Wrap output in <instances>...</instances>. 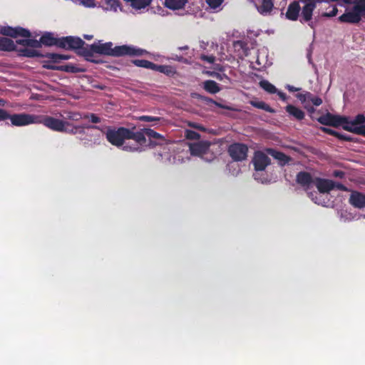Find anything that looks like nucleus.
<instances>
[{
	"instance_id": "nucleus-51",
	"label": "nucleus",
	"mask_w": 365,
	"mask_h": 365,
	"mask_svg": "<svg viewBox=\"0 0 365 365\" xmlns=\"http://www.w3.org/2000/svg\"><path fill=\"white\" fill-rule=\"evenodd\" d=\"M123 150L126 151H131V152H135V151H140V148L138 146H128L125 145L123 147Z\"/></svg>"
},
{
	"instance_id": "nucleus-36",
	"label": "nucleus",
	"mask_w": 365,
	"mask_h": 365,
	"mask_svg": "<svg viewBox=\"0 0 365 365\" xmlns=\"http://www.w3.org/2000/svg\"><path fill=\"white\" fill-rule=\"evenodd\" d=\"M192 96L194 98H196L197 99L202 100V101H204L207 103H214V104L217 105V106L222 108V106L220 104L217 103V102H215L214 100H212V98H210L209 97L204 96H202V95L196 93H192Z\"/></svg>"
},
{
	"instance_id": "nucleus-21",
	"label": "nucleus",
	"mask_w": 365,
	"mask_h": 365,
	"mask_svg": "<svg viewBox=\"0 0 365 365\" xmlns=\"http://www.w3.org/2000/svg\"><path fill=\"white\" fill-rule=\"evenodd\" d=\"M285 110L289 115L294 117L297 120H302L304 118V112L293 105H287L285 107Z\"/></svg>"
},
{
	"instance_id": "nucleus-18",
	"label": "nucleus",
	"mask_w": 365,
	"mask_h": 365,
	"mask_svg": "<svg viewBox=\"0 0 365 365\" xmlns=\"http://www.w3.org/2000/svg\"><path fill=\"white\" fill-rule=\"evenodd\" d=\"M300 10L299 3L297 1H292L287 7L286 12L287 19L291 21H297L299 18Z\"/></svg>"
},
{
	"instance_id": "nucleus-33",
	"label": "nucleus",
	"mask_w": 365,
	"mask_h": 365,
	"mask_svg": "<svg viewBox=\"0 0 365 365\" xmlns=\"http://www.w3.org/2000/svg\"><path fill=\"white\" fill-rule=\"evenodd\" d=\"M251 105L255 108L264 110L269 113H274V110L267 103L264 101H251Z\"/></svg>"
},
{
	"instance_id": "nucleus-26",
	"label": "nucleus",
	"mask_w": 365,
	"mask_h": 365,
	"mask_svg": "<svg viewBox=\"0 0 365 365\" xmlns=\"http://www.w3.org/2000/svg\"><path fill=\"white\" fill-rule=\"evenodd\" d=\"M125 2L130 4V6L136 9L140 10L148 6L153 0H123Z\"/></svg>"
},
{
	"instance_id": "nucleus-6",
	"label": "nucleus",
	"mask_w": 365,
	"mask_h": 365,
	"mask_svg": "<svg viewBox=\"0 0 365 365\" xmlns=\"http://www.w3.org/2000/svg\"><path fill=\"white\" fill-rule=\"evenodd\" d=\"M60 48L66 50H78V53L83 56L82 51L86 49V43L79 37L68 36L61 38Z\"/></svg>"
},
{
	"instance_id": "nucleus-64",
	"label": "nucleus",
	"mask_w": 365,
	"mask_h": 365,
	"mask_svg": "<svg viewBox=\"0 0 365 365\" xmlns=\"http://www.w3.org/2000/svg\"><path fill=\"white\" fill-rule=\"evenodd\" d=\"M303 3L312 2V0H300Z\"/></svg>"
},
{
	"instance_id": "nucleus-62",
	"label": "nucleus",
	"mask_w": 365,
	"mask_h": 365,
	"mask_svg": "<svg viewBox=\"0 0 365 365\" xmlns=\"http://www.w3.org/2000/svg\"><path fill=\"white\" fill-rule=\"evenodd\" d=\"M178 49L179 50H187L188 49V46H182V47H179Z\"/></svg>"
},
{
	"instance_id": "nucleus-23",
	"label": "nucleus",
	"mask_w": 365,
	"mask_h": 365,
	"mask_svg": "<svg viewBox=\"0 0 365 365\" xmlns=\"http://www.w3.org/2000/svg\"><path fill=\"white\" fill-rule=\"evenodd\" d=\"M274 7V2L272 0H262V4L257 6L258 12L262 15H267L269 14Z\"/></svg>"
},
{
	"instance_id": "nucleus-61",
	"label": "nucleus",
	"mask_w": 365,
	"mask_h": 365,
	"mask_svg": "<svg viewBox=\"0 0 365 365\" xmlns=\"http://www.w3.org/2000/svg\"><path fill=\"white\" fill-rule=\"evenodd\" d=\"M83 37L87 39V40H91L93 38V36L92 35H84Z\"/></svg>"
},
{
	"instance_id": "nucleus-15",
	"label": "nucleus",
	"mask_w": 365,
	"mask_h": 365,
	"mask_svg": "<svg viewBox=\"0 0 365 365\" xmlns=\"http://www.w3.org/2000/svg\"><path fill=\"white\" fill-rule=\"evenodd\" d=\"M349 201L356 208L362 209L365 207V195L360 192H352Z\"/></svg>"
},
{
	"instance_id": "nucleus-22",
	"label": "nucleus",
	"mask_w": 365,
	"mask_h": 365,
	"mask_svg": "<svg viewBox=\"0 0 365 365\" xmlns=\"http://www.w3.org/2000/svg\"><path fill=\"white\" fill-rule=\"evenodd\" d=\"M16 49V46L13 40L6 37H0V51H14Z\"/></svg>"
},
{
	"instance_id": "nucleus-46",
	"label": "nucleus",
	"mask_w": 365,
	"mask_h": 365,
	"mask_svg": "<svg viewBox=\"0 0 365 365\" xmlns=\"http://www.w3.org/2000/svg\"><path fill=\"white\" fill-rule=\"evenodd\" d=\"M336 189L341 191H348V188L340 182L333 181V190Z\"/></svg>"
},
{
	"instance_id": "nucleus-45",
	"label": "nucleus",
	"mask_w": 365,
	"mask_h": 365,
	"mask_svg": "<svg viewBox=\"0 0 365 365\" xmlns=\"http://www.w3.org/2000/svg\"><path fill=\"white\" fill-rule=\"evenodd\" d=\"M80 3L88 8H93L96 6L95 0H80Z\"/></svg>"
},
{
	"instance_id": "nucleus-43",
	"label": "nucleus",
	"mask_w": 365,
	"mask_h": 365,
	"mask_svg": "<svg viewBox=\"0 0 365 365\" xmlns=\"http://www.w3.org/2000/svg\"><path fill=\"white\" fill-rule=\"evenodd\" d=\"M28 46L31 47V48H41V39L39 41H38L36 39L29 38Z\"/></svg>"
},
{
	"instance_id": "nucleus-49",
	"label": "nucleus",
	"mask_w": 365,
	"mask_h": 365,
	"mask_svg": "<svg viewBox=\"0 0 365 365\" xmlns=\"http://www.w3.org/2000/svg\"><path fill=\"white\" fill-rule=\"evenodd\" d=\"M311 102L314 106H319L322 103V100L318 96H314L313 98L311 99Z\"/></svg>"
},
{
	"instance_id": "nucleus-8",
	"label": "nucleus",
	"mask_w": 365,
	"mask_h": 365,
	"mask_svg": "<svg viewBox=\"0 0 365 365\" xmlns=\"http://www.w3.org/2000/svg\"><path fill=\"white\" fill-rule=\"evenodd\" d=\"M0 34L5 36H10L12 38H16L18 36L29 38L31 36V34L29 30L21 26H1L0 28Z\"/></svg>"
},
{
	"instance_id": "nucleus-4",
	"label": "nucleus",
	"mask_w": 365,
	"mask_h": 365,
	"mask_svg": "<svg viewBox=\"0 0 365 365\" xmlns=\"http://www.w3.org/2000/svg\"><path fill=\"white\" fill-rule=\"evenodd\" d=\"M37 115L26 113L10 114L6 110L0 108V122L9 120L12 126L21 127L36 124Z\"/></svg>"
},
{
	"instance_id": "nucleus-7",
	"label": "nucleus",
	"mask_w": 365,
	"mask_h": 365,
	"mask_svg": "<svg viewBox=\"0 0 365 365\" xmlns=\"http://www.w3.org/2000/svg\"><path fill=\"white\" fill-rule=\"evenodd\" d=\"M227 151L234 161H243L247 159L248 147L244 143H235L228 147Z\"/></svg>"
},
{
	"instance_id": "nucleus-42",
	"label": "nucleus",
	"mask_w": 365,
	"mask_h": 365,
	"mask_svg": "<svg viewBox=\"0 0 365 365\" xmlns=\"http://www.w3.org/2000/svg\"><path fill=\"white\" fill-rule=\"evenodd\" d=\"M83 118H89L93 123H98L101 121V118L94 113L86 114L83 115Z\"/></svg>"
},
{
	"instance_id": "nucleus-52",
	"label": "nucleus",
	"mask_w": 365,
	"mask_h": 365,
	"mask_svg": "<svg viewBox=\"0 0 365 365\" xmlns=\"http://www.w3.org/2000/svg\"><path fill=\"white\" fill-rule=\"evenodd\" d=\"M333 175L336 178L342 179L345 176V173L341 170H334L333 173Z\"/></svg>"
},
{
	"instance_id": "nucleus-1",
	"label": "nucleus",
	"mask_w": 365,
	"mask_h": 365,
	"mask_svg": "<svg viewBox=\"0 0 365 365\" xmlns=\"http://www.w3.org/2000/svg\"><path fill=\"white\" fill-rule=\"evenodd\" d=\"M93 53L115 57L124 56H139L144 53V51L128 45L117 46L113 48V43L107 42L100 44L93 43L90 46L86 45V49L82 51L83 56L85 57H91L93 56Z\"/></svg>"
},
{
	"instance_id": "nucleus-30",
	"label": "nucleus",
	"mask_w": 365,
	"mask_h": 365,
	"mask_svg": "<svg viewBox=\"0 0 365 365\" xmlns=\"http://www.w3.org/2000/svg\"><path fill=\"white\" fill-rule=\"evenodd\" d=\"M20 55L25 57L34 58V57H42L43 54H41L38 51L24 48L19 50Z\"/></svg>"
},
{
	"instance_id": "nucleus-25",
	"label": "nucleus",
	"mask_w": 365,
	"mask_h": 365,
	"mask_svg": "<svg viewBox=\"0 0 365 365\" xmlns=\"http://www.w3.org/2000/svg\"><path fill=\"white\" fill-rule=\"evenodd\" d=\"M154 71L164 73L166 76H170V77H173L177 73L176 70L174 67H173L171 66H167V65L155 64V70Z\"/></svg>"
},
{
	"instance_id": "nucleus-12",
	"label": "nucleus",
	"mask_w": 365,
	"mask_h": 365,
	"mask_svg": "<svg viewBox=\"0 0 365 365\" xmlns=\"http://www.w3.org/2000/svg\"><path fill=\"white\" fill-rule=\"evenodd\" d=\"M210 143L208 141H200L191 144L190 146V153L192 155L201 156L207 153Z\"/></svg>"
},
{
	"instance_id": "nucleus-35",
	"label": "nucleus",
	"mask_w": 365,
	"mask_h": 365,
	"mask_svg": "<svg viewBox=\"0 0 365 365\" xmlns=\"http://www.w3.org/2000/svg\"><path fill=\"white\" fill-rule=\"evenodd\" d=\"M351 11L357 14L361 18V15L365 12V0H360L359 3L354 4Z\"/></svg>"
},
{
	"instance_id": "nucleus-11",
	"label": "nucleus",
	"mask_w": 365,
	"mask_h": 365,
	"mask_svg": "<svg viewBox=\"0 0 365 365\" xmlns=\"http://www.w3.org/2000/svg\"><path fill=\"white\" fill-rule=\"evenodd\" d=\"M295 180L305 192H307L313 187L315 179H314L310 173L300 171L297 174Z\"/></svg>"
},
{
	"instance_id": "nucleus-28",
	"label": "nucleus",
	"mask_w": 365,
	"mask_h": 365,
	"mask_svg": "<svg viewBox=\"0 0 365 365\" xmlns=\"http://www.w3.org/2000/svg\"><path fill=\"white\" fill-rule=\"evenodd\" d=\"M204 89L212 94L217 93L220 91L218 83L212 80H207L204 82Z\"/></svg>"
},
{
	"instance_id": "nucleus-39",
	"label": "nucleus",
	"mask_w": 365,
	"mask_h": 365,
	"mask_svg": "<svg viewBox=\"0 0 365 365\" xmlns=\"http://www.w3.org/2000/svg\"><path fill=\"white\" fill-rule=\"evenodd\" d=\"M185 135L188 140H198L200 138V133L192 130H186Z\"/></svg>"
},
{
	"instance_id": "nucleus-19",
	"label": "nucleus",
	"mask_w": 365,
	"mask_h": 365,
	"mask_svg": "<svg viewBox=\"0 0 365 365\" xmlns=\"http://www.w3.org/2000/svg\"><path fill=\"white\" fill-rule=\"evenodd\" d=\"M40 38L41 45L43 44L47 46H56L60 48V42L61 41V38H56L51 33L48 32L44 34Z\"/></svg>"
},
{
	"instance_id": "nucleus-58",
	"label": "nucleus",
	"mask_w": 365,
	"mask_h": 365,
	"mask_svg": "<svg viewBox=\"0 0 365 365\" xmlns=\"http://www.w3.org/2000/svg\"><path fill=\"white\" fill-rule=\"evenodd\" d=\"M277 95L279 96V97L282 100V101H285L287 99V95L282 92V91H277Z\"/></svg>"
},
{
	"instance_id": "nucleus-47",
	"label": "nucleus",
	"mask_w": 365,
	"mask_h": 365,
	"mask_svg": "<svg viewBox=\"0 0 365 365\" xmlns=\"http://www.w3.org/2000/svg\"><path fill=\"white\" fill-rule=\"evenodd\" d=\"M308 196L317 204H320V202L318 200L317 197V192H309V190L307 192Z\"/></svg>"
},
{
	"instance_id": "nucleus-13",
	"label": "nucleus",
	"mask_w": 365,
	"mask_h": 365,
	"mask_svg": "<svg viewBox=\"0 0 365 365\" xmlns=\"http://www.w3.org/2000/svg\"><path fill=\"white\" fill-rule=\"evenodd\" d=\"M84 128H88V129H97L101 131H103V130L101 128L100 126L98 125H73L71 123V125H65V130H63L62 133H66L68 134L75 135L77 133L79 134H84Z\"/></svg>"
},
{
	"instance_id": "nucleus-59",
	"label": "nucleus",
	"mask_w": 365,
	"mask_h": 365,
	"mask_svg": "<svg viewBox=\"0 0 365 365\" xmlns=\"http://www.w3.org/2000/svg\"><path fill=\"white\" fill-rule=\"evenodd\" d=\"M305 96H306V101H311V99L313 98V97L314 96L310 92H306Z\"/></svg>"
},
{
	"instance_id": "nucleus-10",
	"label": "nucleus",
	"mask_w": 365,
	"mask_h": 365,
	"mask_svg": "<svg viewBox=\"0 0 365 365\" xmlns=\"http://www.w3.org/2000/svg\"><path fill=\"white\" fill-rule=\"evenodd\" d=\"M252 163L256 171H263L270 165V158L262 151L257 150L254 153Z\"/></svg>"
},
{
	"instance_id": "nucleus-34",
	"label": "nucleus",
	"mask_w": 365,
	"mask_h": 365,
	"mask_svg": "<svg viewBox=\"0 0 365 365\" xmlns=\"http://www.w3.org/2000/svg\"><path fill=\"white\" fill-rule=\"evenodd\" d=\"M259 86L261 88H262L264 91H266L269 93H277V88L276 87L272 85L271 83H269L268 81L262 80L259 82Z\"/></svg>"
},
{
	"instance_id": "nucleus-24",
	"label": "nucleus",
	"mask_w": 365,
	"mask_h": 365,
	"mask_svg": "<svg viewBox=\"0 0 365 365\" xmlns=\"http://www.w3.org/2000/svg\"><path fill=\"white\" fill-rule=\"evenodd\" d=\"M42 57L48 58L49 60L48 63H60L63 60H68L70 58V56L64 54H58L55 53H46L42 56Z\"/></svg>"
},
{
	"instance_id": "nucleus-44",
	"label": "nucleus",
	"mask_w": 365,
	"mask_h": 365,
	"mask_svg": "<svg viewBox=\"0 0 365 365\" xmlns=\"http://www.w3.org/2000/svg\"><path fill=\"white\" fill-rule=\"evenodd\" d=\"M200 58L203 61H207L210 63H213L215 61V56L211 55V56H207V55H205V54H201L200 56Z\"/></svg>"
},
{
	"instance_id": "nucleus-9",
	"label": "nucleus",
	"mask_w": 365,
	"mask_h": 365,
	"mask_svg": "<svg viewBox=\"0 0 365 365\" xmlns=\"http://www.w3.org/2000/svg\"><path fill=\"white\" fill-rule=\"evenodd\" d=\"M136 133H140L143 137L146 139L145 136L149 138V145L150 147H155L158 145H162L165 140V137L159 133H157L151 128H143Z\"/></svg>"
},
{
	"instance_id": "nucleus-56",
	"label": "nucleus",
	"mask_w": 365,
	"mask_h": 365,
	"mask_svg": "<svg viewBox=\"0 0 365 365\" xmlns=\"http://www.w3.org/2000/svg\"><path fill=\"white\" fill-rule=\"evenodd\" d=\"M343 2L346 4H355L359 3L360 0H342Z\"/></svg>"
},
{
	"instance_id": "nucleus-53",
	"label": "nucleus",
	"mask_w": 365,
	"mask_h": 365,
	"mask_svg": "<svg viewBox=\"0 0 365 365\" xmlns=\"http://www.w3.org/2000/svg\"><path fill=\"white\" fill-rule=\"evenodd\" d=\"M16 43L19 45H21L24 46H28L29 45V38L26 39H18L16 40Z\"/></svg>"
},
{
	"instance_id": "nucleus-37",
	"label": "nucleus",
	"mask_w": 365,
	"mask_h": 365,
	"mask_svg": "<svg viewBox=\"0 0 365 365\" xmlns=\"http://www.w3.org/2000/svg\"><path fill=\"white\" fill-rule=\"evenodd\" d=\"M66 118L73 121H78L83 118V116L78 112L69 111L67 113Z\"/></svg>"
},
{
	"instance_id": "nucleus-60",
	"label": "nucleus",
	"mask_w": 365,
	"mask_h": 365,
	"mask_svg": "<svg viewBox=\"0 0 365 365\" xmlns=\"http://www.w3.org/2000/svg\"><path fill=\"white\" fill-rule=\"evenodd\" d=\"M326 0H312V2H314L315 5L317 6V3H322L324 2Z\"/></svg>"
},
{
	"instance_id": "nucleus-57",
	"label": "nucleus",
	"mask_w": 365,
	"mask_h": 365,
	"mask_svg": "<svg viewBox=\"0 0 365 365\" xmlns=\"http://www.w3.org/2000/svg\"><path fill=\"white\" fill-rule=\"evenodd\" d=\"M287 88L288 89L289 91H291V92H295L300 89L299 88H296V87H294L293 86H290V85H287Z\"/></svg>"
},
{
	"instance_id": "nucleus-27",
	"label": "nucleus",
	"mask_w": 365,
	"mask_h": 365,
	"mask_svg": "<svg viewBox=\"0 0 365 365\" xmlns=\"http://www.w3.org/2000/svg\"><path fill=\"white\" fill-rule=\"evenodd\" d=\"M187 0H165V6L172 10H178L183 8Z\"/></svg>"
},
{
	"instance_id": "nucleus-54",
	"label": "nucleus",
	"mask_w": 365,
	"mask_h": 365,
	"mask_svg": "<svg viewBox=\"0 0 365 365\" xmlns=\"http://www.w3.org/2000/svg\"><path fill=\"white\" fill-rule=\"evenodd\" d=\"M296 97L302 103H304L306 102V96L305 93H298Z\"/></svg>"
},
{
	"instance_id": "nucleus-29",
	"label": "nucleus",
	"mask_w": 365,
	"mask_h": 365,
	"mask_svg": "<svg viewBox=\"0 0 365 365\" xmlns=\"http://www.w3.org/2000/svg\"><path fill=\"white\" fill-rule=\"evenodd\" d=\"M322 129L324 133H326L330 135L334 136L339 140H343L345 141H351V138L346 134L340 133L337 131H335L334 130H331V129L327 128H322Z\"/></svg>"
},
{
	"instance_id": "nucleus-20",
	"label": "nucleus",
	"mask_w": 365,
	"mask_h": 365,
	"mask_svg": "<svg viewBox=\"0 0 365 365\" xmlns=\"http://www.w3.org/2000/svg\"><path fill=\"white\" fill-rule=\"evenodd\" d=\"M339 21L341 23L358 24L361 21V17L351 11L341 15L339 17Z\"/></svg>"
},
{
	"instance_id": "nucleus-55",
	"label": "nucleus",
	"mask_w": 365,
	"mask_h": 365,
	"mask_svg": "<svg viewBox=\"0 0 365 365\" xmlns=\"http://www.w3.org/2000/svg\"><path fill=\"white\" fill-rule=\"evenodd\" d=\"M304 108L307 109V110L310 113L312 114L315 111V108L313 106L305 105Z\"/></svg>"
},
{
	"instance_id": "nucleus-48",
	"label": "nucleus",
	"mask_w": 365,
	"mask_h": 365,
	"mask_svg": "<svg viewBox=\"0 0 365 365\" xmlns=\"http://www.w3.org/2000/svg\"><path fill=\"white\" fill-rule=\"evenodd\" d=\"M337 13H338V9L336 6H334L330 12L324 13L323 14V16H327V17H334L337 14Z\"/></svg>"
},
{
	"instance_id": "nucleus-63",
	"label": "nucleus",
	"mask_w": 365,
	"mask_h": 365,
	"mask_svg": "<svg viewBox=\"0 0 365 365\" xmlns=\"http://www.w3.org/2000/svg\"><path fill=\"white\" fill-rule=\"evenodd\" d=\"M190 125L195 128H200V127L197 125L195 123L190 124Z\"/></svg>"
},
{
	"instance_id": "nucleus-5",
	"label": "nucleus",
	"mask_w": 365,
	"mask_h": 365,
	"mask_svg": "<svg viewBox=\"0 0 365 365\" xmlns=\"http://www.w3.org/2000/svg\"><path fill=\"white\" fill-rule=\"evenodd\" d=\"M37 123L43 124L46 128L56 132H63L65 130V125H71V123L66 120L55 118L49 115H37Z\"/></svg>"
},
{
	"instance_id": "nucleus-3",
	"label": "nucleus",
	"mask_w": 365,
	"mask_h": 365,
	"mask_svg": "<svg viewBox=\"0 0 365 365\" xmlns=\"http://www.w3.org/2000/svg\"><path fill=\"white\" fill-rule=\"evenodd\" d=\"M103 130L102 128H101ZM135 127L129 129L125 127H119L117 129L111 126L106 127V130L101 131L106 135V140L113 145L122 146L125 140H133L138 145H144L146 139L140 133L134 131Z\"/></svg>"
},
{
	"instance_id": "nucleus-41",
	"label": "nucleus",
	"mask_w": 365,
	"mask_h": 365,
	"mask_svg": "<svg viewBox=\"0 0 365 365\" xmlns=\"http://www.w3.org/2000/svg\"><path fill=\"white\" fill-rule=\"evenodd\" d=\"M223 1L224 0H206V3L212 9H217Z\"/></svg>"
},
{
	"instance_id": "nucleus-14",
	"label": "nucleus",
	"mask_w": 365,
	"mask_h": 365,
	"mask_svg": "<svg viewBox=\"0 0 365 365\" xmlns=\"http://www.w3.org/2000/svg\"><path fill=\"white\" fill-rule=\"evenodd\" d=\"M266 152L274 159L277 160L280 166H284L292 160L291 157L274 148H267L266 149Z\"/></svg>"
},
{
	"instance_id": "nucleus-32",
	"label": "nucleus",
	"mask_w": 365,
	"mask_h": 365,
	"mask_svg": "<svg viewBox=\"0 0 365 365\" xmlns=\"http://www.w3.org/2000/svg\"><path fill=\"white\" fill-rule=\"evenodd\" d=\"M56 68L58 69V71H65V72H68V73H79V72L83 71L82 69L78 68V67H76V66H74L73 64H66V65L58 66V67Z\"/></svg>"
},
{
	"instance_id": "nucleus-50",
	"label": "nucleus",
	"mask_w": 365,
	"mask_h": 365,
	"mask_svg": "<svg viewBox=\"0 0 365 365\" xmlns=\"http://www.w3.org/2000/svg\"><path fill=\"white\" fill-rule=\"evenodd\" d=\"M43 67L47 69L58 71V69L56 68H58V66H55L53 63H48V61H47L45 62Z\"/></svg>"
},
{
	"instance_id": "nucleus-31",
	"label": "nucleus",
	"mask_w": 365,
	"mask_h": 365,
	"mask_svg": "<svg viewBox=\"0 0 365 365\" xmlns=\"http://www.w3.org/2000/svg\"><path fill=\"white\" fill-rule=\"evenodd\" d=\"M133 63L135 66L138 67L148 68L151 70H155V64L154 63L149 61L145 59H135L133 61Z\"/></svg>"
},
{
	"instance_id": "nucleus-38",
	"label": "nucleus",
	"mask_w": 365,
	"mask_h": 365,
	"mask_svg": "<svg viewBox=\"0 0 365 365\" xmlns=\"http://www.w3.org/2000/svg\"><path fill=\"white\" fill-rule=\"evenodd\" d=\"M107 8L115 11H117L118 8L120 7V3L118 0H107L106 1Z\"/></svg>"
},
{
	"instance_id": "nucleus-2",
	"label": "nucleus",
	"mask_w": 365,
	"mask_h": 365,
	"mask_svg": "<svg viewBox=\"0 0 365 365\" xmlns=\"http://www.w3.org/2000/svg\"><path fill=\"white\" fill-rule=\"evenodd\" d=\"M317 120L322 125L333 127L342 125L345 130L365 136V115L364 114H358L353 120H349L346 117L327 113Z\"/></svg>"
},
{
	"instance_id": "nucleus-17",
	"label": "nucleus",
	"mask_w": 365,
	"mask_h": 365,
	"mask_svg": "<svg viewBox=\"0 0 365 365\" xmlns=\"http://www.w3.org/2000/svg\"><path fill=\"white\" fill-rule=\"evenodd\" d=\"M316 9V5L314 2L305 3V5L302 9L300 22H309L312 19L313 11Z\"/></svg>"
},
{
	"instance_id": "nucleus-40",
	"label": "nucleus",
	"mask_w": 365,
	"mask_h": 365,
	"mask_svg": "<svg viewBox=\"0 0 365 365\" xmlns=\"http://www.w3.org/2000/svg\"><path fill=\"white\" fill-rule=\"evenodd\" d=\"M138 120L140 121L143 122H155L158 123L161 120V118L160 117H155V116H150V115H141L138 117Z\"/></svg>"
},
{
	"instance_id": "nucleus-16",
	"label": "nucleus",
	"mask_w": 365,
	"mask_h": 365,
	"mask_svg": "<svg viewBox=\"0 0 365 365\" xmlns=\"http://www.w3.org/2000/svg\"><path fill=\"white\" fill-rule=\"evenodd\" d=\"M314 185L321 193L329 192L333 190V180L316 178Z\"/></svg>"
}]
</instances>
